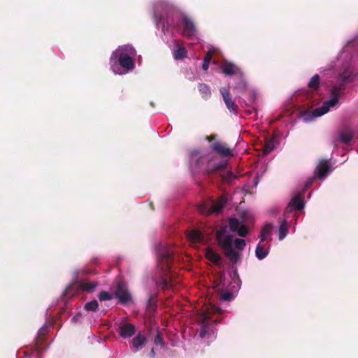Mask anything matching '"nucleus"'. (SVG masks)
Returning a JSON list of instances; mask_svg holds the SVG:
<instances>
[{
  "label": "nucleus",
  "mask_w": 358,
  "mask_h": 358,
  "mask_svg": "<svg viewBox=\"0 0 358 358\" xmlns=\"http://www.w3.org/2000/svg\"><path fill=\"white\" fill-rule=\"evenodd\" d=\"M273 226L271 224H266L261 231V242H264L268 236L271 234Z\"/></svg>",
  "instance_id": "b1692460"
},
{
  "label": "nucleus",
  "mask_w": 358,
  "mask_h": 358,
  "mask_svg": "<svg viewBox=\"0 0 358 358\" xmlns=\"http://www.w3.org/2000/svg\"><path fill=\"white\" fill-rule=\"evenodd\" d=\"M99 299L101 301H108L112 299L110 294L108 292L102 291L99 294Z\"/></svg>",
  "instance_id": "c9c22d12"
},
{
  "label": "nucleus",
  "mask_w": 358,
  "mask_h": 358,
  "mask_svg": "<svg viewBox=\"0 0 358 358\" xmlns=\"http://www.w3.org/2000/svg\"><path fill=\"white\" fill-rule=\"evenodd\" d=\"M182 23L183 26V35L188 38L193 36L196 33V27L194 22L187 15H182Z\"/></svg>",
  "instance_id": "1a4fd4ad"
},
{
  "label": "nucleus",
  "mask_w": 358,
  "mask_h": 358,
  "mask_svg": "<svg viewBox=\"0 0 358 358\" xmlns=\"http://www.w3.org/2000/svg\"><path fill=\"white\" fill-rule=\"evenodd\" d=\"M352 81L351 76L347 73L343 72L340 74L338 78V82L332 85L331 89V99L325 101L321 107L317 108L313 110L315 117H320L327 113L331 107L334 106L338 101V97L345 89L347 83Z\"/></svg>",
  "instance_id": "f257e3e1"
},
{
  "label": "nucleus",
  "mask_w": 358,
  "mask_h": 358,
  "mask_svg": "<svg viewBox=\"0 0 358 358\" xmlns=\"http://www.w3.org/2000/svg\"><path fill=\"white\" fill-rule=\"evenodd\" d=\"M209 320H210L209 316L206 313L203 314L202 315V317L201 318V321L202 323L201 329L199 333L201 338H204L206 334H207L208 327V322Z\"/></svg>",
  "instance_id": "4be33fe9"
},
{
  "label": "nucleus",
  "mask_w": 358,
  "mask_h": 358,
  "mask_svg": "<svg viewBox=\"0 0 358 358\" xmlns=\"http://www.w3.org/2000/svg\"><path fill=\"white\" fill-rule=\"evenodd\" d=\"M150 357H151L152 358H155V352L154 348H152V350H151V352H150Z\"/></svg>",
  "instance_id": "a18cd8bd"
},
{
  "label": "nucleus",
  "mask_w": 358,
  "mask_h": 358,
  "mask_svg": "<svg viewBox=\"0 0 358 358\" xmlns=\"http://www.w3.org/2000/svg\"><path fill=\"white\" fill-rule=\"evenodd\" d=\"M118 63L121 67L126 71L131 70L134 68V61L128 54L117 50L114 51L110 58L111 68L115 72L114 66Z\"/></svg>",
  "instance_id": "f03ea898"
},
{
  "label": "nucleus",
  "mask_w": 358,
  "mask_h": 358,
  "mask_svg": "<svg viewBox=\"0 0 358 358\" xmlns=\"http://www.w3.org/2000/svg\"><path fill=\"white\" fill-rule=\"evenodd\" d=\"M240 227V223L238 219L231 217L229 220V227L231 231H236Z\"/></svg>",
  "instance_id": "7c9ffc66"
},
{
  "label": "nucleus",
  "mask_w": 358,
  "mask_h": 358,
  "mask_svg": "<svg viewBox=\"0 0 358 358\" xmlns=\"http://www.w3.org/2000/svg\"><path fill=\"white\" fill-rule=\"evenodd\" d=\"M189 239L194 243H201L203 240V234L198 230H192L188 234Z\"/></svg>",
  "instance_id": "6ab92c4d"
},
{
  "label": "nucleus",
  "mask_w": 358,
  "mask_h": 358,
  "mask_svg": "<svg viewBox=\"0 0 358 358\" xmlns=\"http://www.w3.org/2000/svg\"><path fill=\"white\" fill-rule=\"evenodd\" d=\"M71 320L75 322L76 321V317H73Z\"/></svg>",
  "instance_id": "49530a36"
},
{
  "label": "nucleus",
  "mask_w": 358,
  "mask_h": 358,
  "mask_svg": "<svg viewBox=\"0 0 358 358\" xmlns=\"http://www.w3.org/2000/svg\"><path fill=\"white\" fill-rule=\"evenodd\" d=\"M220 92L228 110L234 114H237L238 112V106L232 100L229 90L225 87H222L220 88Z\"/></svg>",
  "instance_id": "6e6552de"
},
{
  "label": "nucleus",
  "mask_w": 358,
  "mask_h": 358,
  "mask_svg": "<svg viewBox=\"0 0 358 358\" xmlns=\"http://www.w3.org/2000/svg\"><path fill=\"white\" fill-rule=\"evenodd\" d=\"M154 343L156 345H160L161 347L165 346V341L163 338L162 333L157 331V334L154 339Z\"/></svg>",
  "instance_id": "473e14b6"
},
{
  "label": "nucleus",
  "mask_w": 358,
  "mask_h": 358,
  "mask_svg": "<svg viewBox=\"0 0 358 358\" xmlns=\"http://www.w3.org/2000/svg\"><path fill=\"white\" fill-rule=\"evenodd\" d=\"M240 77V81L235 85L234 88L238 90L240 92H243L247 89V83L243 78V74L238 76Z\"/></svg>",
  "instance_id": "c756f323"
},
{
  "label": "nucleus",
  "mask_w": 358,
  "mask_h": 358,
  "mask_svg": "<svg viewBox=\"0 0 358 358\" xmlns=\"http://www.w3.org/2000/svg\"><path fill=\"white\" fill-rule=\"evenodd\" d=\"M99 307V303L96 300H93L87 302L85 306V309L88 311H96Z\"/></svg>",
  "instance_id": "2f4dec72"
},
{
  "label": "nucleus",
  "mask_w": 358,
  "mask_h": 358,
  "mask_svg": "<svg viewBox=\"0 0 358 358\" xmlns=\"http://www.w3.org/2000/svg\"><path fill=\"white\" fill-rule=\"evenodd\" d=\"M227 199L224 195H222L216 202H203L198 206V209L201 213L208 215L213 213H220L225 206Z\"/></svg>",
  "instance_id": "7ed1b4c3"
},
{
  "label": "nucleus",
  "mask_w": 358,
  "mask_h": 358,
  "mask_svg": "<svg viewBox=\"0 0 358 358\" xmlns=\"http://www.w3.org/2000/svg\"><path fill=\"white\" fill-rule=\"evenodd\" d=\"M157 308V301L153 297H150L148 301V309L150 311L155 310Z\"/></svg>",
  "instance_id": "e433bc0d"
},
{
  "label": "nucleus",
  "mask_w": 358,
  "mask_h": 358,
  "mask_svg": "<svg viewBox=\"0 0 358 358\" xmlns=\"http://www.w3.org/2000/svg\"><path fill=\"white\" fill-rule=\"evenodd\" d=\"M211 150L222 157L233 156L232 151L227 145L220 141H215L210 145Z\"/></svg>",
  "instance_id": "9d476101"
},
{
  "label": "nucleus",
  "mask_w": 358,
  "mask_h": 358,
  "mask_svg": "<svg viewBox=\"0 0 358 358\" xmlns=\"http://www.w3.org/2000/svg\"><path fill=\"white\" fill-rule=\"evenodd\" d=\"M320 78L318 74L314 75L308 83V87L313 91H317L320 87Z\"/></svg>",
  "instance_id": "5701e85b"
},
{
  "label": "nucleus",
  "mask_w": 358,
  "mask_h": 358,
  "mask_svg": "<svg viewBox=\"0 0 358 358\" xmlns=\"http://www.w3.org/2000/svg\"><path fill=\"white\" fill-rule=\"evenodd\" d=\"M164 10L166 13H169L175 10L173 6L169 2L164 0H160L157 1L155 5L154 8V17L156 20V22L162 23L164 24L166 22L167 24H169V22L168 19L165 18V16L161 13V10Z\"/></svg>",
  "instance_id": "20e7f679"
},
{
  "label": "nucleus",
  "mask_w": 358,
  "mask_h": 358,
  "mask_svg": "<svg viewBox=\"0 0 358 358\" xmlns=\"http://www.w3.org/2000/svg\"><path fill=\"white\" fill-rule=\"evenodd\" d=\"M187 57V50L184 47H179L173 51V57L175 59H180Z\"/></svg>",
  "instance_id": "cd10ccee"
},
{
  "label": "nucleus",
  "mask_w": 358,
  "mask_h": 358,
  "mask_svg": "<svg viewBox=\"0 0 358 358\" xmlns=\"http://www.w3.org/2000/svg\"><path fill=\"white\" fill-rule=\"evenodd\" d=\"M199 91L200 92L202 97L204 99H208L211 96V91L210 87L205 83H200L198 85Z\"/></svg>",
  "instance_id": "aec40b11"
},
{
  "label": "nucleus",
  "mask_w": 358,
  "mask_h": 358,
  "mask_svg": "<svg viewBox=\"0 0 358 358\" xmlns=\"http://www.w3.org/2000/svg\"><path fill=\"white\" fill-rule=\"evenodd\" d=\"M274 149V146L272 142H268L265 144L264 147V154L268 155L271 152H272Z\"/></svg>",
  "instance_id": "58836bf2"
},
{
  "label": "nucleus",
  "mask_w": 358,
  "mask_h": 358,
  "mask_svg": "<svg viewBox=\"0 0 358 358\" xmlns=\"http://www.w3.org/2000/svg\"><path fill=\"white\" fill-rule=\"evenodd\" d=\"M215 138V136L214 135H210V136H208L206 137V140L208 141V142H211L213 140H214Z\"/></svg>",
  "instance_id": "c03bdc74"
},
{
  "label": "nucleus",
  "mask_w": 358,
  "mask_h": 358,
  "mask_svg": "<svg viewBox=\"0 0 358 358\" xmlns=\"http://www.w3.org/2000/svg\"><path fill=\"white\" fill-rule=\"evenodd\" d=\"M118 332L122 338H129L135 334L136 327L130 323H126L119 328Z\"/></svg>",
  "instance_id": "4468645a"
},
{
  "label": "nucleus",
  "mask_w": 358,
  "mask_h": 358,
  "mask_svg": "<svg viewBox=\"0 0 358 358\" xmlns=\"http://www.w3.org/2000/svg\"><path fill=\"white\" fill-rule=\"evenodd\" d=\"M235 247L238 250H243L245 247V241L241 238H236L234 241Z\"/></svg>",
  "instance_id": "f704fd0d"
},
{
  "label": "nucleus",
  "mask_w": 358,
  "mask_h": 358,
  "mask_svg": "<svg viewBox=\"0 0 358 358\" xmlns=\"http://www.w3.org/2000/svg\"><path fill=\"white\" fill-rule=\"evenodd\" d=\"M48 331V327L46 325H43L41 327L38 331L37 337L36 338V348L38 350L42 348V344L44 341L45 336Z\"/></svg>",
  "instance_id": "f3484780"
},
{
  "label": "nucleus",
  "mask_w": 358,
  "mask_h": 358,
  "mask_svg": "<svg viewBox=\"0 0 358 358\" xmlns=\"http://www.w3.org/2000/svg\"><path fill=\"white\" fill-rule=\"evenodd\" d=\"M304 207V201L302 195L299 193L295 195L289 202L287 208V211L289 210L290 208H293L297 210L303 209Z\"/></svg>",
  "instance_id": "ddd939ff"
},
{
  "label": "nucleus",
  "mask_w": 358,
  "mask_h": 358,
  "mask_svg": "<svg viewBox=\"0 0 358 358\" xmlns=\"http://www.w3.org/2000/svg\"><path fill=\"white\" fill-rule=\"evenodd\" d=\"M238 232V234L241 237H245L248 234V229L247 226L245 225H241L238 227V230L236 231Z\"/></svg>",
  "instance_id": "4c0bfd02"
},
{
  "label": "nucleus",
  "mask_w": 358,
  "mask_h": 358,
  "mask_svg": "<svg viewBox=\"0 0 358 358\" xmlns=\"http://www.w3.org/2000/svg\"><path fill=\"white\" fill-rule=\"evenodd\" d=\"M260 241V243H258L255 250L256 257L260 260L264 259L268 253V251L264 248L263 245H262Z\"/></svg>",
  "instance_id": "a878e982"
},
{
  "label": "nucleus",
  "mask_w": 358,
  "mask_h": 358,
  "mask_svg": "<svg viewBox=\"0 0 358 358\" xmlns=\"http://www.w3.org/2000/svg\"><path fill=\"white\" fill-rule=\"evenodd\" d=\"M146 341V338L145 336L138 334L136 336L133 338V346L134 348H138L142 346Z\"/></svg>",
  "instance_id": "bb28decb"
},
{
  "label": "nucleus",
  "mask_w": 358,
  "mask_h": 358,
  "mask_svg": "<svg viewBox=\"0 0 358 358\" xmlns=\"http://www.w3.org/2000/svg\"><path fill=\"white\" fill-rule=\"evenodd\" d=\"M330 169L331 166L329 161L321 159L317 166L315 175L320 180H324L330 171Z\"/></svg>",
  "instance_id": "9b49d317"
},
{
  "label": "nucleus",
  "mask_w": 358,
  "mask_h": 358,
  "mask_svg": "<svg viewBox=\"0 0 358 358\" xmlns=\"http://www.w3.org/2000/svg\"><path fill=\"white\" fill-rule=\"evenodd\" d=\"M225 256L234 264L236 263L240 259V255L235 251L233 248L224 251Z\"/></svg>",
  "instance_id": "412c9836"
},
{
  "label": "nucleus",
  "mask_w": 358,
  "mask_h": 358,
  "mask_svg": "<svg viewBox=\"0 0 358 358\" xmlns=\"http://www.w3.org/2000/svg\"><path fill=\"white\" fill-rule=\"evenodd\" d=\"M354 134L348 128L341 129L338 133V141L344 144H348L353 138Z\"/></svg>",
  "instance_id": "2eb2a0df"
},
{
  "label": "nucleus",
  "mask_w": 358,
  "mask_h": 358,
  "mask_svg": "<svg viewBox=\"0 0 358 358\" xmlns=\"http://www.w3.org/2000/svg\"><path fill=\"white\" fill-rule=\"evenodd\" d=\"M256 97H257L256 92L253 90L250 91V97H249L250 101L252 103L255 102L256 100Z\"/></svg>",
  "instance_id": "79ce46f5"
},
{
  "label": "nucleus",
  "mask_w": 358,
  "mask_h": 358,
  "mask_svg": "<svg viewBox=\"0 0 358 358\" xmlns=\"http://www.w3.org/2000/svg\"><path fill=\"white\" fill-rule=\"evenodd\" d=\"M232 298V293L226 292L221 294V299L223 301H230Z\"/></svg>",
  "instance_id": "a19ab883"
},
{
  "label": "nucleus",
  "mask_w": 358,
  "mask_h": 358,
  "mask_svg": "<svg viewBox=\"0 0 358 358\" xmlns=\"http://www.w3.org/2000/svg\"><path fill=\"white\" fill-rule=\"evenodd\" d=\"M173 248L162 247L159 250L158 264L163 271L171 269V264L174 259Z\"/></svg>",
  "instance_id": "39448f33"
},
{
  "label": "nucleus",
  "mask_w": 358,
  "mask_h": 358,
  "mask_svg": "<svg viewBox=\"0 0 358 358\" xmlns=\"http://www.w3.org/2000/svg\"><path fill=\"white\" fill-rule=\"evenodd\" d=\"M224 167H225V164H224V163H218V164H215L214 168L212 169L208 167V172L209 173H214L216 171L223 169Z\"/></svg>",
  "instance_id": "ea45409f"
},
{
  "label": "nucleus",
  "mask_w": 358,
  "mask_h": 358,
  "mask_svg": "<svg viewBox=\"0 0 358 358\" xmlns=\"http://www.w3.org/2000/svg\"><path fill=\"white\" fill-rule=\"evenodd\" d=\"M287 233H288L287 222L285 220H284L281 222V224H280V226L279 227V230H278L279 240L284 239L287 236Z\"/></svg>",
  "instance_id": "393cba45"
},
{
  "label": "nucleus",
  "mask_w": 358,
  "mask_h": 358,
  "mask_svg": "<svg viewBox=\"0 0 358 358\" xmlns=\"http://www.w3.org/2000/svg\"><path fill=\"white\" fill-rule=\"evenodd\" d=\"M115 296L122 304H126L131 300V296L124 283L119 282L115 291Z\"/></svg>",
  "instance_id": "0eeeda50"
},
{
  "label": "nucleus",
  "mask_w": 358,
  "mask_h": 358,
  "mask_svg": "<svg viewBox=\"0 0 358 358\" xmlns=\"http://www.w3.org/2000/svg\"><path fill=\"white\" fill-rule=\"evenodd\" d=\"M221 69L222 73L226 76L237 75L242 76L243 75V71L241 70L240 68H238L234 64L227 61L224 62L221 66Z\"/></svg>",
  "instance_id": "f8f14e48"
},
{
  "label": "nucleus",
  "mask_w": 358,
  "mask_h": 358,
  "mask_svg": "<svg viewBox=\"0 0 358 358\" xmlns=\"http://www.w3.org/2000/svg\"><path fill=\"white\" fill-rule=\"evenodd\" d=\"M158 286L162 289H168L171 287V283L166 278H162L161 281L158 283Z\"/></svg>",
  "instance_id": "72a5a7b5"
},
{
  "label": "nucleus",
  "mask_w": 358,
  "mask_h": 358,
  "mask_svg": "<svg viewBox=\"0 0 358 358\" xmlns=\"http://www.w3.org/2000/svg\"><path fill=\"white\" fill-rule=\"evenodd\" d=\"M227 227L224 226L216 232V240L222 249L225 251L232 248L233 236L227 233Z\"/></svg>",
  "instance_id": "423d86ee"
},
{
  "label": "nucleus",
  "mask_w": 358,
  "mask_h": 358,
  "mask_svg": "<svg viewBox=\"0 0 358 358\" xmlns=\"http://www.w3.org/2000/svg\"><path fill=\"white\" fill-rule=\"evenodd\" d=\"M98 284L97 282L83 281L80 283V287L83 291L92 293L94 291Z\"/></svg>",
  "instance_id": "a211bd4d"
},
{
  "label": "nucleus",
  "mask_w": 358,
  "mask_h": 358,
  "mask_svg": "<svg viewBox=\"0 0 358 358\" xmlns=\"http://www.w3.org/2000/svg\"><path fill=\"white\" fill-rule=\"evenodd\" d=\"M205 257L207 259L213 263L220 265L221 262V257L213 248H207L205 251Z\"/></svg>",
  "instance_id": "dca6fc26"
},
{
  "label": "nucleus",
  "mask_w": 358,
  "mask_h": 358,
  "mask_svg": "<svg viewBox=\"0 0 358 358\" xmlns=\"http://www.w3.org/2000/svg\"><path fill=\"white\" fill-rule=\"evenodd\" d=\"M213 54H214V52L212 50H208L207 52V53L204 57L203 63L202 65V69L204 71H207L208 69L209 64H210V60L212 59Z\"/></svg>",
  "instance_id": "c85d7f7f"
},
{
  "label": "nucleus",
  "mask_w": 358,
  "mask_h": 358,
  "mask_svg": "<svg viewBox=\"0 0 358 358\" xmlns=\"http://www.w3.org/2000/svg\"><path fill=\"white\" fill-rule=\"evenodd\" d=\"M314 178H310L306 183V187H308L310 186L313 182Z\"/></svg>",
  "instance_id": "37998d69"
}]
</instances>
